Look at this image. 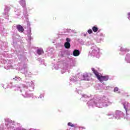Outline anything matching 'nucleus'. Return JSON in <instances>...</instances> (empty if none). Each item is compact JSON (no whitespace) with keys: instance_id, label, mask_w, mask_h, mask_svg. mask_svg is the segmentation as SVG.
<instances>
[{"instance_id":"f257e3e1","label":"nucleus","mask_w":130,"mask_h":130,"mask_svg":"<svg viewBox=\"0 0 130 130\" xmlns=\"http://www.w3.org/2000/svg\"><path fill=\"white\" fill-rule=\"evenodd\" d=\"M91 70L99 81L101 82V83H103L104 81H108V79H109L108 76H102L98 72V71H97V70H95V69L93 68H91Z\"/></svg>"},{"instance_id":"f03ea898","label":"nucleus","mask_w":130,"mask_h":130,"mask_svg":"<svg viewBox=\"0 0 130 130\" xmlns=\"http://www.w3.org/2000/svg\"><path fill=\"white\" fill-rule=\"evenodd\" d=\"M66 41L67 42H66L64 44L65 48H71V43H70V42H71V38H67L66 39Z\"/></svg>"},{"instance_id":"7ed1b4c3","label":"nucleus","mask_w":130,"mask_h":130,"mask_svg":"<svg viewBox=\"0 0 130 130\" xmlns=\"http://www.w3.org/2000/svg\"><path fill=\"white\" fill-rule=\"evenodd\" d=\"M16 29H17L18 31L20 32V33H23L24 32V28L20 24L16 25Z\"/></svg>"},{"instance_id":"20e7f679","label":"nucleus","mask_w":130,"mask_h":130,"mask_svg":"<svg viewBox=\"0 0 130 130\" xmlns=\"http://www.w3.org/2000/svg\"><path fill=\"white\" fill-rule=\"evenodd\" d=\"M73 55L74 56H79L80 55V51L79 50H75L73 51Z\"/></svg>"},{"instance_id":"39448f33","label":"nucleus","mask_w":130,"mask_h":130,"mask_svg":"<svg viewBox=\"0 0 130 130\" xmlns=\"http://www.w3.org/2000/svg\"><path fill=\"white\" fill-rule=\"evenodd\" d=\"M37 53L39 55H41V54H43V53H44V51H43V50L42 49H38Z\"/></svg>"},{"instance_id":"423d86ee","label":"nucleus","mask_w":130,"mask_h":130,"mask_svg":"<svg viewBox=\"0 0 130 130\" xmlns=\"http://www.w3.org/2000/svg\"><path fill=\"white\" fill-rule=\"evenodd\" d=\"M20 5L22 6V7H26V2L24 1H22L20 2Z\"/></svg>"},{"instance_id":"0eeeda50","label":"nucleus","mask_w":130,"mask_h":130,"mask_svg":"<svg viewBox=\"0 0 130 130\" xmlns=\"http://www.w3.org/2000/svg\"><path fill=\"white\" fill-rule=\"evenodd\" d=\"M92 31H93L94 32H96L98 31V27L96 26L92 27Z\"/></svg>"},{"instance_id":"6e6552de","label":"nucleus","mask_w":130,"mask_h":130,"mask_svg":"<svg viewBox=\"0 0 130 130\" xmlns=\"http://www.w3.org/2000/svg\"><path fill=\"white\" fill-rule=\"evenodd\" d=\"M68 125L69 126H71V127H75V125H74V124H72V122H69L68 123Z\"/></svg>"},{"instance_id":"1a4fd4ad","label":"nucleus","mask_w":130,"mask_h":130,"mask_svg":"<svg viewBox=\"0 0 130 130\" xmlns=\"http://www.w3.org/2000/svg\"><path fill=\"white\" fill-rule=\"evenodd\" d=\"M87 32L89 34H92V33H93V30H92V29H88Z\"/></svg>"},{"instance_id":"9d476101","label":"nucleus","mask_w":130,"mask_h":130,"mask_svg":"<svg viewBox=\"0 0 130 130\" xmlns=\"http://www.w3.org/2000/svg\"><path fill=\"white\" fill-rule=\"evenodd\" d=\"M114 92H117V91H118V87H115L114 88Z\"/></svg>"},{"instance_id":"9b49d317","label":"nucleus","mask_w":130,"mask_h":130,"mask_svg":"<svg viewBox=\"0 0 130 130\" xmlns=\"http://www.w3.org/2000/svg\"><path fill=\"white\" fill-rule=\"evenodd\" d=\"M128 19L130 18V12L128 13Z\"/></svg>"},{"instance_id":"f8f14e48","label":"nucleus","mask_w":130,"mask_h":130,"mask_svg":"<svg viewBox=\"0 0 130 130\" xmlns=\"http://www.w3.org/2000/svg\"><path fill=\"white\" fill-rule=\"evenodd\" d=\"M7 9H8V8H6L5 9V10Z\"/></svg>"}]
</instances>
